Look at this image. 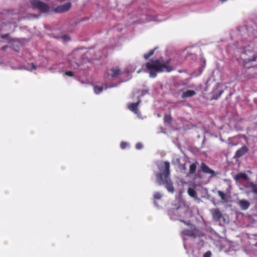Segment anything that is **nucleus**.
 Listing matches in <instances>:
<instances>
[{
	"label": "nucleus",
	"mask_w": 257,
	"mask_h": 257,
	"mask_svg": "<svg viewBox=\"0 0 257 257\" xmlns=\"http://www.w3.org/2000/svg\"><path fill=\"white\" fill-rule=\"evenodd\" d=\"M111 73L108 74L112 78L116 77L120 74V70L118 67H113L110 70Z\"/></svg>",
	"instance_id": "10"
},
{
	"label": "nucleus",
	"mask_w": 257,
	"mask_h": 257,
	"mask_svg": "<svg viewBox=\"0 0 257 257\" xmlns=\"http://www.w3.org/2000/svg\"><path fill=\"white\" fill-rule=\"evenodd\" d=\"M247 151L248 149L247 147L246 146H243L236 151L234 157L235 158H239L245 154Z\"/></svg>",
	"instance_id": "8"
},
{
	"label": "nucleus",
	"mask_w": 257,
	"mask_h": 257,
	"mask_svg": "<svg viewBox=\"0 0 257 257\" xmlns=\"http://www.w3.org/2000/svg\"><path fill=\"white\" fill-rule=\"evenodd\" d=\"M165 170L163 173H158L156 174L157 181L160 185H164L167 190L171 193H173L174 188L173 183L169 177L170 163L168 162H164Z\"/></svg>",
	"instance_id": "2"
},
{
	"label": "nucleus",
	"mask_w": 257,
	"mask_h": 257,
	"mask_svg": "<svg viewBox=\"0 0 257 257\" xmlns=\"http://www.w3.org/2000/svg\"><path fill=\"white\" fill-rule=\"evenodd\" d=\"M187 192L189 195L192 197H195L196 196V192L193 188H189Z\"/></svg>",
	"instance_id": "22"
},
{
	"label": "nucleus",
	"mask_w": 257,
	"mask_h": 257,
	"mask_svg": "<svg viewBox=\"0 0 257 257\" xmlns=\"http://www.w3.org/2000/svg\"><path fill=\"white\" fill-rule=\"evenodd\" d=\"M223 92V90H219L218 94H216L215 93H214L213 95H212V99L215 100L218 99L220 97L221 95L222 94Z\"/></svg>",
	"instance_id": "25"
},
{
	"label": "nucleus",
	"mask_w": 257,
	"mask_h": 257,
	"mask_svg": "<svg viewBox=\"0 0 257 257\" xmlns=\"http://www.w3.org/2000/svg\"><path fill=\"white\" fill-rule=\"evenodd\" d=\"M227 1V0H220V1L222 3H224V2H226Z\"/></svg>",
	"instance_id": "34"
},
{
	"label": "nucleus",
	"mask_w": 257,
	"mask_h": 257,
	"mask_svg": "<svg viewBox=\"0 0 257 257\" xmlns=\"http://www.w3.org/2000/svg\"><path fill=\"white\" fill-rule=\"evenodd\" d=\"M195 94L196 92L194 90H187L182 93L181 97L182 98L190 97L195 95Z\"/></svg>",
	"instance_id": "12"
},
{
	"label": "nucleus",
	"mask_w": 257,
	"mask_h": 257,
	"mask_svg": "<svg viewBox=\"0 0 257 257\" xmlns=\"http://www.w3.org/2000/svg\"><path fill=\"white\" fill-rule=\"evenodd\" d=\"M249 187L251 188V192L254 194H257V185L254 183L250 182L248 184V186H245V187Z\"/></svg>",
	"instance_id": "16"
},
{
	"label": "nucleus",
	"mask_w": 257,
	"mask_h": 257,
	"mask_svg": "<svg viewBox=\"0 0 257 257\" xmlns=\"http://www.w3.org/2000/svg\"><path fill=\"white\" fill-rule=\"evenodd\" d=\"M182 234L185 236H190V237H195V234L194 232L190 229H185L182 231Z\"/></svg>",
	"instance_id": "13"
},
{
	"label": "nucleus",
	"mask_w": 257,
	"mask_h": 257,
	"mask_svg": "<svg viewBox=\"0 0 257 257\" xmlns=\"http://www.w3.org/2000/svg\"><path fill=\"white\" fill-rule=\"evenodd\" d=\"M61 38L64 40H69V38L67 35H63Z\"/></svg>",
	"instance_id": "31"
},
{
	"label": "nucleus",
	"mask_w": 257,
	"mask_h": 257,
	"mask_svg": "<svg viewBox=\"0 0 257 257\" xmlns=\"http://www.w3.org/2000/svg\"><path fill=\"white\" fill-rule=\"evenodd\" d=\"M239 205L243 210H246L247 209L250 205V203L247 200H245L244 199L241 200L238 202Z\"/></svg>",
	"instance_id": "11"
},
{
	"label": "nucleus",
	"mask_w": 257,
	"mask_h": 257,
	"mask_svg": "<svg viewBox=\"0 0 257 257\" xmlns=\"http://www.w3.org/2000/svg\"><path fill=\"white\" fill-rule=\"evenodd\" d=\"M141 70H138V72H138V73H140V72H141Z\"/></svg>",
	"instance_id": "36"
},
{
	"label": "nucleus",
	"mask_w": 257,
	"mask_h": 257,
	"mask_svg": "<svg viewBox=\"0 0 257 257\" xmlns=\"http://www.w3.org/2000/svg\"><path fill=\"white\" fill-rule=\"evenodd\" d=\"M245 67L250 68L257 66V55L253 51L245 50L241 55Z\"/></svg>",
	"instance_id": "3"
},
{
	"label": "nucleus",
	"mask_w": 257,
	"mask_h": 257,
	"mask_svg": "<svg viewBox=\"0 0 257 257\" xmlns=\"http://www.w3.org/2000/svg\"><path fill=\"white\" fill-rule=\"evenodd\" d=\"M127 146L128 144L125 142H122L120 145V147L122 149H124Z\"/></svg>",
	"instance_id": "27"
},
{
	"label": "nucleus",
	"mask_w": 257,
	"mask_h": 257,
	"mask_svg": "<svg viewBox=\"0 0 257 257\" xmlns=\"http://www.w3.org/2000/svg\"><path fill=\"white\" fill-rule=\"evenodd\" d=\"M141 102V100H139L138 102L136 103H132L128 105V108L134 112L135 114H138L139 111L138 110V106Z\"/></svg>",
	"instance_id": "9"
},
{
	"label": "nucleus",
	"mask_w": 257,
	"mask_h": 257,
	"mask_svg": "<svg viewBox=\"0 0 257 257\" xmlns=\"http://www.w3.org/2000/svg\"><path fill=\"white\" fill-rule=\"evenodd\" d=\"M200 169L202 172L206 174L209 175L211 177L216 176L215 171L210 168L204 162H202L200 165Z\"/></svg>",
	"instance_id": "6"
},
{
	"label": "nucleus",
	"mask_w": 257,
	"mask_h": 257,
	"mask_svg": "<svg viewBox=\"0 0 257 257\" xmlns=\"http://www.w3.org/2000/svg\"><path fill=\"white\" fill-rule=\"evenodd\" d=\"M156 50V48H154L152 50H151L148 53H145L144 55V58L146 60L149 59L151 56H152L154 54V52Z\"/></svg>",
	"instance_id": "19"
},
{
	"label": "nucleus",
	"mask_w": 257,
	"mask_h": 257,
	"mask_svg": "<svg viewBox=\"0 0 257 257\" xmlns=\"http://www.w3.org/2000/svg\"><path fill=\"white\" fill-rule=\"evenodd\" d=\"M242 179L245 180H248V177L247 175L243 173H240L235 176V180L238 181L239 180Z\"/></svg>",
	"instance_id": "14"
},
{
	"label": "nucleus",
	"mask_w": 257,
	"mask_h": 257,
	"mask_svg": "<svg viewBox=\"0 0 257 257\" xmlns=\"http://www.w3.org/2000/svg\"><path fill=\"white\" fill-rule=\"evenodd\" d=\"M8 35V34H7V35H4V36H2V38H6V37Z\"/></svg>",
	"instance_id": "35"
},
{
	"label": "nucleus",
	"mask_w": 257,
	"mask_h": 257,
	"mask_svg": "<svg viewBox=\"0 0 257 257\" xmlns=\"http://www.w3.org/2000/svg\"><path fill=\"white\" fill-rule=\"evenodd\" d=\"M163 120L165 123L171 124L172 121V117L170 114L165 113L164 115Z\"/></svg>",
	"instance_id": "15"
},
{
	"label": "nucleus",
	"mask_w": 257,
	"mask_h": 257,
	"mask_svg": "<svg viewBox=\"0 0 257 257\" xmlns=\"http://www.w3.org/2000/svg\"><path fill=\"white\" fill-rule=\"evenodd\" d=\"M8 47L7 46H4L3 47H2V49L3 50H5Z\"/></svg>",
	"instance_id": "32"
},
{
	"label": "nucleus",
	"mask_w": 257,
	"mask_h": 257,
	"mask_svg": "<svg viewBox=\"0 0 257 257\" xmlns=\"http://www.w3.org/2000/svg\"><path fill=\"white\" fill-rule=\"evenodd\" d=\"M143 145L142 143H138L136 145V148L138 150H140V149H141L143 148Z\"/></svg>",
	"instance_id": "28"
},
{
	"label": "nucleus",
	"mask_w": 257,
	"mask_h": 257,
	"mask_svg": "<svg viewBox=\"0 0 257 257\" xmlns=\"http://www.w3.org/2000/svg\"><path fill=\"white\" fill-rule=\"evenodd\" d=\"M156 50V48H154L152 50H151L148 53H145L144 55V58L146 60L149 59L151 56H152L154 54V52Z\"/></svg>",
	"instance_id": "21"
},
{
	"label": "nucleus",
	"mask_w": 257,
	"mask_h": 257,
	"mask_svg": "<svg viewBox=\"0 0 257 257\" xmlns=\"http://www.w3.org/2000/svg\"><path fill=\"white\" fill-rule=\"evenodd\" d=\"M156 50V48H154L152 50H151L148 53H145L144 55V58L146 60L149 59L151 56H152L154 54V52Z\"/></svg>",
	"instance_id": "20"
},
{
	"label": "nucleus",
	"mask_w": 257,
	"mask_h": 257,
	"mask_svg": "<svg viewBox=\"0 0 257 257\" xmlns=\"http://www.w3.org/2000/svg\"><path fill=\"white\" fill-rule=\"evenodd\" d=\"M170 59L166 61L152 59L143 65L142 67L145 66L148 70L150 77L154 78L157 77L158 73L170 72L172 71V67L170 65Z\"/></svg>",
	"instance_id": "1"
},
{
	"label": "nucleus",
	"mask_w": 257,
	"mask_h": 257,
	"mask_svg": "<svg viewBox=\"0 0 257 257\" xmlns=\"http://www.w3.org/2000/svg\"><path fill=\"white\" fill-rule=\"evenodd\" d=\"M182 170H185L186 169V167H185V165H182Z\"/></svg>",
	"instance_id": "33"
},
{
	"label": "nucleus",
	"mask_w": 257,
	"mask_h": 257,
	"mask_svg": "<svg viewBox=\"0 0 257 257\" xmlns=\"http://www.w3.org/2000/svg\"><path fill=\"white\" fill-rule=\"evenodd\" d=\"M30 3L33 6L38 9L42 12L48 13L50 11V9L49 6L44 2L38 0H32Z\"/></svg>",
	"instance_id": "5"
},
{
	"label": "nucleus",
	"mask_w": 257,
	"mask_h": 257,
	"mask_svg": "<svg viewBox=\"0 0 257 257\" xmlns=\"http://www.w3.org/2000/svg\"><path fill=\"white\" fill-rule=\"evenodd\" d=\"M71 7L70 3H67L63 5L60 6L56 8L54 11L57 13H61L68 11Z\"/></svg>",
	"instance_id": "7"
},
{
	"label": "nucleus",
	"mask_w": 257,
	"mask_h": 257,
	"mask_svg": "<svg viewBox=\"0 0 257 257\" xmlns=\"http://www.w3.org/2000/svg\"><path fill=\"white\" fill-rule=\"evenodd\" d=\"M210 212L212 215V219L214 221H220V220H221V222L223 224H225L228 222L226 218L223 216L219 209H212L210 210Z\"/></svg>",
	"instance_id": "4"
},
{
	"label": "nucleus",
	"mask_w": 257,
	"mask_h": 257,
	"mask_svg": "<svg viewBox=\"0 0 257 257\" xmlns=\"http://www.w3.org/2000/svg\"><path fill=\"white\" fill-rule=\"evenodd\" d=\"M217 193L222 201H226V195L223 192L219 190L217 191Z\"/></svg>",
	"instance_id": "23"
},
{
	"label": "nucleus",
	"mask_w": 257,
	"mask_h": 257,
	"mask_svg": "<svg viewBox=\"0 0 257 257\" xmlns=\"http://www.w3.org/2000/svg\"><path fill=\"white\" fill-rule=\"evenodd\" d=\"M154 198L155 199L159 200L162 198V195L160 192H155L154 194Z\"/></svg>",
	"instance_id": "26"
},
{
	"label": "nucleus",
	"mask_w": 257,
	"mask_h": 257,
	"mask_svg": "<svg viewBox=\"0 0 257 257\" xmlns=\"http://www.w3.org/2000/svg\"><path fill=\"white\" fill-rule=\"evenodd\" d=\"M196 169L197 166L195 163L191 164L189 167V174H194L196 172Z\"/></svg>",
	"instance_id": "18"
},
{
	"label": "nucleus",
	"mask_w": 257,
	"mask_h": 257,
	"mask_svg": "<svg viewBox=\"0 0 257 257\" xmlns=\"http://www.w3.org/2000/svg\"><path fill=\"white\" fill-rule=\"evenodd\" d=\"M181 221L183 222V223H185V224L186 223V222L183 221V220H181Z\"/></svg>",
	"instance_id": "37"
},
{
	"label": "nucleus",
	"mask_w": 257,
	"mask_h": 257,
	"mask_svg": "<svg viewBox=\"0 0 257 257\" xmlns=\"http://www.w3.org/2000/svg\"><path fill=\"white\" fill-rule=\"evenodd\" d=\"M211 251H208L204 254L203 257H211Z\"/></svg>",
	"instance_id": "29"
},
{
	"label": "nucleus",
	"mask_w": 257,
	"mask_h": 257,
	"mask_svg": "<svg viewBox=\"0 0 257 257\" xmlns=\"http://www.w3.org/2000/svg\"><path fill=\"white\" fill-rule=\"evenodd\" d=\"M65 74L68 76H72L73 75V73L70 71L65 72Z\"/></svg>",
	"instance_id": "30"
},
{
	"label": "nucleus",
	"mask_w": 257,
	"mask_h": 257,
	"mask_svg": "<svg viewBox=\"0 0 257 257\" xmlns=\"http://www.w3.org/2000/svg\"><path fill=\"white\" fill-rule=\"evenodd\" d=\"M24 68L25 70L29 71H31L32 70H36V66L33 63L28 64V65H25L24 66Z\"/></svg>",
	"instance_id": "17"
},
{
	"label": "nucleus",
	"mask_w": 257,
	"mask_h": 257,
	"mask_svg": "<svg viewBox=\"0 0 257 257\" xmlns=\"http://www.w3.org/2000/svg\"><path fill=\"white\" fill-rule=\"evenodd\" d=\"M103 90V87L101 86H95L94 87V91L96 94H99L101 93Z\"/></svg>",
	"instance_id": "24"
}]
</instances>
